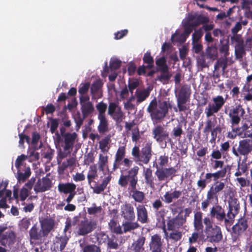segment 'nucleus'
Segmentation results:
<instances>
[{
	"mask_svg": "<svg viewBox=\"0 0 252 252\" xmlns=\"http://www.w3.org/2000/svg\"><path fill=\"white\" fill-rule=\"evenodd\" d=\"M210 211V216L212 219L215 220L218 224L222 222L226 226L233 223L236 216L240 210V202L238 198L230 196L228 200L227 212L224 206L215 203Z\"/></svg>",
	"mask_w": 252,
	"mask_h": 252,
	"instance_id": "nucleus-1",
	"label": "nucleus"
},
{
	"mask_svg": "<svg viewBox=\"0 0 252 252\" xmlns=\"http://www.w3.org/2000/svg\"><path fill=\"white\" fill-rule=\"evenodd\" d=\"M171 107L169 99L158 103L157 99L155 98L150 102L147 111L150 114L152 120L157 123L164 119L168 113L169 109Z\"/></svg>",
	"mask_w": 252,
	"mask_h": 252,
	"instance_id": "nucleus-2",
	"label": "nucleus"
},
{
	"mask_svg": "<svg viewBox=\"0 0 252 252\" xmlns=\"http://www.w3.org/2000/svg\"><path fill=\"white\" fill-rule=\"evenodd\" d=\"M152 144L148 142L141 148V152L138 147H133L132 149L131 155L135 163L139 165H142L141 162L145 164L149 162L152 157Z\"/></svg>",
	"mask_w": 252,
	"mask_h": 252,
	"instance_id": "nucleus-3",
	"label": "nucleus"
},
{
	"mask_svg": "<svg viewBox=\"0 0 252 252\" xmlns=\"http://www.w3.org/2000/svg\"><path fill=\"white\" fill-rule=\"evenodd\" d=\"M225 188V184L222 182L217 181L210 186L206 194V198L201 203L202 210L206 211L210 204L218 203L219 196Z\"/></svg>",
	"mask_w": 252,
	"mask_h": 252,
	"instance_id": "nucleus-4",
	"label": "nucleus"
},
{
	"mask_svg": "<svg viewBox=\"0 0 252 252\" xmlns=\"http://www.w3.org/2000/svg\"><path fill=\"white\" fill-rule=\"evenodd\" d=\"M139 170V168L137 166H134L128 171V174H122L118 181L119 185L122 187L125 188L129 183L128 189L130 191L137 189L136 186L138 183L137 175Z\"/></svg>",
	"mask_w": 252,
	"mask_h": 252,
	"instance_id": "nucleus-5",
	"label": "nucleus"
},
{
	"mask_svg": "<svg viewBox=\"0 0 252 252\" xmlns=\"http://www.w3.org/2000/svg\"><path fill=\"white\" fill-rule=\"evenodd\" d=\"M191 94V90L189 85L185 84L181 86L178 94H176L179 112H185L189 109V106L187 103L190 101Z\"/></svg>",
	"mask_w": 252,
	"mask_h": 252,
	"instance_id": "nucleus-6",
	"label": "nucleus"
},
{
	"mask_svg": "<svg viewBox=\"0 0 252 252\" xmlns=\"http://www.w3.org/2000/svg\"><path fill=\"white\" fill-rule=\"evenodd\" d=\"M125 147H119L115 157V160L113 165V171H115L117 169H122L123 170H126L132 165L133 161L128 158H125Z\"/></svg>",
	"mask_w": 252,
	"mask_h": 252,
	"instance_id": "nucleus-7",
	"label": "nucleus"
},
{
	"mask_svg": "<svg viewBox=\"0 0 252 252\" xmlns=\"http://www.w3.org/2000/svg\"><path fill=\"white\" fill-rule=\"evenodd\" d=\"M226 168L225 167L218 170L215 173H206L204 175V178L200 179L197 182L198 189L200 190H204L207 185L210 184L212 181L214 182L218 181L220 178L224 177L226 174Z\"/></svg>",
	"mask_w": 252,
	"mask_h": 252,
	"instance_id": "nucleus-8",
	"label": "nucleus"
},
{
	"mask_svg": "<svg viewBox=\"0 0 252 252\" xmlns=\"http://www.w3.org/2000/svg\"><path fill=\"white\" fill-rule=\"evenodd\" d=\"M77 137V134L76 132H66L65 135H63V145L62 144L63 151L60 150L59 152L60 158H64L70 154Z\"/></svg>",
	"mask_w": 252,
	"mask_h": 252,
	"instance_id": "nucleus-9",
	"label": "nucleus"
},
{
	"mask_svg": "<svg viewBox=\"0 0 252 252\" xmlns=\"http://www.w3.org/2000/svg\"><path fill=\"white\" fill-rule=\"evenodd\" d=\"M248 220L245 217H241L232 227V240L233 242L240 240V236L248 228Z\"/></svg>",
	"mask_w": 252,
	"mask_h": 252,
	"instance_id": "nucleus-10",
	"label": "nucleus"
},
{
	"mask_svg": "<svg viewBox=\"0 0 252 252\" xmlns=\"http://www.w3.org/2000/svg\"><path fill=\"white\" fill-rule=\"evenodd\" d=\"M213 103H209L205 108V113L207 118L213 116L214 114L219 112L225 103V99L222 95H217L212 99Z\"/></svg>",
	"mask_w": 252,
	"mask_h": 252,
	"instance_id": "nucleus-11",
	"label": "nucleus"
},
{
	"mask_svg": "<svg viewBox=\"0 0 252 252\" xmlns=\"http://www.w3.org/2000/svg\"><path fill=\"white\" fill-rule=\"evenodd\" d=\"M7 229L6 224L0 225V243L2 246H6L13 244L15 242L16 235L11 230Z\"/></svg>",
	"mask_w": 252,
	"mask_h": 252,
	"instance_id": "nucleus-12",
	"label": "nucleus"
},
{
	"mask_svg": "<svg viewBox=\"0 0 252 252\" xmlns=\"http://www.w3.org/2000/svg\"><path fill=\"white\" fill-rule=\"evenodd\" d=\"M246 112L241 104L232 107L229 111L228 116L230 119V124L232 126H238L243 118Z\"/></svg>",
	"mask_w": 252,
	"mask_h": 252,
	"instance_id": "nucleus-13",
	"label": "nucleus"
},
{
	"mask_svg": "<svg viewBox=\"0 0 252 252\" xmlns=\"http://www.w3.org/2000/svg\"><path fill=\"white\" fill-rule=\"evenodd\" d=\"M251 139H245L239 141L238 146L237 149L235 147L232 148V153L234 156L239 157L241 156L247 157L252 151Z\"/></svg>",
	"mask_w": 252,
	"mask_h": 252,
	"instance_id": "nucleus-14",
	"label": "nucleus"
},
{
	"mask_svg": "<svg viewBox=\"0 0 252 252\" xmlns=\"http://www.w3.org/2000/svg\"><path fill=\"white\" fill-rule=\"evenodd\" d=\"M108 114L117 124L121 123L126 118L125 113L122 111L121 107L115 102L109 103Z\"/></svg>",
	"mask_w": 252,
	"mask_h": 252,
	"instance_id": "nucleus-15",
	"label": "nucleus"
},
{
	"mask_svg": "<svg viewBox=\"0 0 252 252\" xmlns=\"http://www.w3.org/2000/svg\"><path fill=\"white\" fill-rule=\"evenodd\" d=\"M157 170L155 172V175L159 181H164L170 177L171 179L176 175L177 170L173 167H161L159 168L158 165H156Z\"/></svg>",
	"mask_w": 252,
	"mask_h": 252,
	"instance_id": "nucleus-16",
	"label": "nucleus"
},
{
	"mask_svg": "<svg viewBox=\"0 0 252 252\" xmlns=\"http://www.w3.org/2000/svg\"><path fill=\"white\" fill-rule=\"evenodd\" d=\"M96 225L94 221L85 218L78 224L77 233L79 235L85 236L92 232L95 228Z\"/></svg>",
	"mask_w": 252,
	"mask_h": 252,
	"instance_id": "nucleus-17",
	"label": "nucleus"
},
{
	"mask_svg": "<svg viewBox=\"0 0 252 252\" xmlns=\"http://www.w3.org/2000/svg\"><path fill=\"white\" fill-rule=\"evenodd\" d=\"M153 138L159 143H162L168 138L169 133L161 125H157L152 130Z\"/></svg>",
	"mask_w": 252,
	"mask_h": 252,
	"instance_id": "nucleus-18",
	"label": "nucleus"
},
{
	"mask_svg": "<svg viewBox=\"0 0 252 252\" xmlns=\"http://www.w3.org/2000/svg\"><path fill=\"white\" fill-rule=\"evenodd\" d=\"M51 187L52 181L46 176L41 179H38L35 183L33 189L36 193L43 192L50 189Z\"/></svg>",
	"mask_w": 252,
	"mask_h": 252,
	"instance_id": "nucleus-19",
	"label": "nucleus"
},
{
	"mask_svg": "<svg viewBox=\"0 0 252 252\" xmlns=\"http://www.w3.org/2000/svg\"><path fill=\"white\" fill-rule=\"evenodd\" d=\"M186 223V218L180 214L175 218L169 219L167 222L166 230L178 229Z\"/></svg>",
	"mask_w": 252,
	"mask_h": 252,
	"instance_id": "nucleus-20",
	"label": "nucleus"
},
{
	"mask_svg": "<svg viewBox=\"0 0 252 252\" xmlns=\"http://www.w3.org/2000/svg\"><path fill=\"white\" fill-rule=\"evenodd\" d=\"M122 216L126 220L132 221L135 216L133 207L129 203H125L121 207Z\"/></svg>",
	"mask_w": 252,
	"mask_h": 252,
	"instance_id": "nucleus-21",
	"label": "nucleus"
},
{
	"mask_svg": "<svg viewBox=\"0 0 252 252\" xmlns=\"http://www.w3.org/2000/svg\"><path fill=\"white\" fill-rule=\"evenodd\" d=\"M149 246L151 252H161L162 243L161 236L157 234L152 236Z\"/></svg>",
	"mask_w": 252,
	"mask_h": 252,
	"instance_id": "nucleus-22",
	"label": "nucleus"
},
{
	"mask_svg": "<svg viewBox=\"0 0 252 252\" xmlns=\"http://www.w3.org/2000/svg\"><path fill=\"white\" fill-rule=\"evenodd\" d=\"M134 206L136 207L137 220L142 223L148 222V211L145 206L142 204H136V203H135Z\"/></svg>",
	"mask_w": 252,
	"mask_h": 252,
	"instance_id": "nucleus-23",
	"label": "nucleus"
},
{
	"mask_svg": "<svg viewBox=\"0 0 252 252\" xmlns=\"http://www.w3.org/2000/svg\"><path fill=\"white\" fill-rule=\"evenodd\" d=\"M206 233L207 237L210 238V241L213 242L218 243L222 238L220 228L217 225H215L212 228V230L206 232Z\"/></svg>",
	"mask_w": 252,
	"mask_h": 252,
	"instance_id": "nucleus-24",
	"label": "nucleus"
},
{
	"mask_svg": "<svg viewBox=\"0 0 252 252\" xmlns=\"http://www.w3.org/2000/svg\"><path fill=\"white\" fill-rule=\"evenodd\" d=\"M146 238L143 236H140L137 240L132 244L130 250L133 252H142L144 251V245L145 243Z\"/></svg>",
	"mask_w": 252,
	"mask_h": 252,
	"instance_id": "nucleus-25",
	"label": "nucleus"
},
{
	"mask_svg": "<svg viewBox=\"0 0 252 252\" xmlns=\"http://www.w3.org/2000/svg\"><path fill=\"white\" fill-rule=\"evenodd\" d=\"M151 91V89L149 87L141 90H136L135 92L136 104L138 105L145 101L149 97Z\"/></svg>",
	"mask_w": 252,
	"mask_h": 252,
	"instance_id": "nucleus-26",
	"label": "nucleus"
},
{
	"mask_svg": "<svg viewBox=\"0 0 252 252\" xmlns=\"http://www.w3.org/2000/svg\"><path fill=\"white\" fill-rule=\"evenodd\" d=\"M76 185L73 183H61L58 185V190L61 193L68 194L75 191Z\"/></svg>",
	"mask_w": 252,
	"mask_h": 252,
	"instance_id": "nucleus-27",
	"label": "nucleus"
},
{
	"mask_svg": "<svg viewBox=\"0 0 252 252\" xmlns=\"http://www.w3.org/2000/svg\"><path fill=\"white\" fill-rule=\"evenodd\" d=\"M193 225L194 229L197 231L202 232L203 225L202 223V213L197 212L194 216Z\"/></svg>",
	"mask_w": 252,
	"mask_h": 252,
	"instance_id": "nucleus-28",
	"label": "nucleus"
},
{
	"mask_svg": "<svg viewBox=\"0 0 252 252\" xmlns=\"http://www.w3.org/2000/svg\"><path fill=\"white\" fill-rule=\"evenodd\" d=\"M144 176L145 183L150 187L154 188L155 178L153 175L152 170L150 168H147L144 171Z\"/></svg>",
	"mask_w": 252,
	"mask_h": 252,
	"instance_id": "nucleus-29",
	"label": "nucleus"
},
{
	"mask_svg": "<svg viewBox=\"0 0 252 252\" xmlns=\"http://www.w3.org/2000/svg\"><path fill=\"white\" fill-rule=\"evenodd\" d=\"M182 195V191L180 190H174L172 192L167 191L165 192L163 197L164 201L167 204L171 203L174 199L178 198Z\"/></svg>",
	"mask_w": 252,
	"mask_h": 252,
	"instance_id": "nucleus-30",
	"label": "nucleus"
},
{
	"mask_svg": "<svg viewBox=\"0 0 252 252\" xmlns=\"http://www.w3.org/2000/svg\"><path fill=\"white\" fill-rule=\"evenodd\" d=\"M99 121L97 130L99 133H105L109 130V124L106 117H98Z\"/></svg>",
	"mask_w": 252,
	"mask_h": 252,
	"instance_id": "nucleus-31",
	"label": "nucleus"
},
{
	"mask_svg": "<svg viewBox=\"0 0 252 252\" xmlns=\"http://www.w3.org/2000/svg\"><path fill=\"white\" fill-rule=\"evenodd\" d=\"M29 234L31 242L32 240L41 241L43 237L41 230H38V228L35 225L30 229Z\"/></svg>",
	"mask_w": 252,
	"mask_h": 252,
	"instance_id": "nucleus-32",
	"label": "nucleus"
},
{
	"mask_svg": "<svg viewBox=\"0 0 252 252\" xmlns=\"http://www.w3.org/2000/svg\"><path fill=\"white\" fill-rule=\"evenodd\" d=\"M81 110L84 117H87L94 112V109L92 102H88L81 105Z\"/></svg>",
	"mask_w": 252,
	"mask_h": 252,
	"instance_id": "nucleus-33",
	"label": "nucleus"
},
{
	"mask_svg": "<svg viewBox=\"0 0 252 252\" xmlns=\"http://www.w3.org/2000/svg\"><path fill=\"white\" fill-rule=\"evenodd\" d=\"M111 136L108 135L99 142V148L103 152H107L109 149L108 144L111 142Z\"/></svg>",
	"mask_w": 252,
	"mask_h": 252,
	"instance_id": "nucleus-34",
	"label": "nucleus"
},
{
	"mask_svg": "<svg viewBox=\"0 0 252 252\" xmlns=\"http://www.w3.org/2000/svg\"><path fill=\"white\" fill-rule=\"evenodd\" d=\"M53 227V223L50 221L45 220L42 224L41 229H40L43 237L47 236Z\"/></svg>",
	"mask_w": 252,
	"mask_h": 252,
	"instance_id": "nucleus-35",
	"label": "nucleus"
},
{
	"mask_svg": "<svg viewBox=\"0 0 252 252\" xmlns=\"http://www.w3.org/2000/svg\"><path fill=\"white\" fill-rule=\"evenodd\" d=\"M123 232L126 233L131 230H134L139 227V224L137 222H133L132 221H126L123 223Z\"/></svg>",
	"mask_w": 252,
	"mask_h": 252,
	"instance_id": "nucleus-36",
	"label": "nucleus"
},
{
	"mask_svg": "<svg viewBox=\"0 0 252 252\" xmlns=\"http://www.w3.org/2000/svg\"><path fill=\"white\" fill-rule=\"evenodd\" d=\"M143 61L144 63L147 64L148 69H151L154 66V60L151 55L150 52H147L144 55Z\"/></svg>",
	"mask_w": 252,
	"mask_h": 252,
	"instance_id": "nucleus-37",
	"label": "nucleus"
},
{
	"mask_svg": "<svg viewBox=\"0 0 252 252\" xmlns=\"http://www.w3.org/2000/svg\"><path fill=\"white\" fill-rule=\"evenodd\" d=\"M208 21V18L202 15H199L196 17L194 20L193 22L190 23V24L192 25V27H193L194 28H195L200 24L207 23Z\"/></svg>",
	"mask_w": 252,
	"mask_h": 252,
	"instance_id": "nucleus-38",
	"label": "nucleus"
},
{
	"mask_svg": "<svg viewBox=\"0 0 252 252\" xmlns=\"http://www.w3.org/2000/svg\"><path fill=\"white\" fill-rule=\"evenodd\" d=\"M103 86V83L101 79H99L95 80L92 84L91 87V93L93 95L96 94Z\"/></svg>",
	"mask_w": 252,
	"mask_h": 252,
	"instance_id": "nucleus-39",
	"label": "nucleus"
},
{
	"mask_svg": "<svg viewBox=\"0 0 252 252\" xmlns=\"http://www.w3.org/2000/svg\"><path fill=\"white\" fill-rule=\"evenodd\" d=\"M196 63L198 66L201 68L208 67V64L206 61V55L205 53L202 52L196 58Z\"/></svg>",
	"mask_w": 252,
	"mask_h": 252,
	"instance_id": "nucleus-40",
	"label": "nucleus"
},
{
	"mask_svg": "<svg viewBox=\"0 0 252 252\" xmlns=\"http://www.w3.org/2000/svg\"><path fill=\"white\" fill-rule=\"evenodd\" d=\"M130 192L132 193L131 197L135 201L141 203L143 201L145 197V194L143 192L138 190L137 189L134 190Z\"/></svg>",
	"mask_w": 252,
	"mask_h": 252,
	"instance_id": "nucleus-41",
	"label": "nucleus"
},
{
	"mask_svg": "<svg viewBox=\"0 0 252 252\" xmlns=\"http://www.w3.org/2000/svg\"><path fill=\"white\" fill-rule=\"evenodd\" d=\"M31 174V169L30 167H27L26 168L24 173L18 172L17 177V180L20 182H24L30 176Z\"/></svg>",
	"mask_w": 252,
	"mask_h": 252,
	"instance_id": "nucleus-42",
	"label": "nucleus"
},
{
	"mask_svg": "<svg viewBox=\"0 0 252 252\" xmlns=\"http://www.w3.org/2000/svg\"><path fill=\"white\" fill-rule=\"evenodd\" d=\"M108 161V157L107 156H103L99 154V159L98 162V169L100 171H103L105 167L107 165Z\"/></svg>",
	"mask_w": 252,
	"mask_h": 252,
	"instance_id": "nucleus-43",
	"label": "nucleus"
},
{
	"mask_svg": "<svg viewBox=\"0 0 252 252\" xmlns=\"http://www.w3.org/2000/svg\"><path fill=\"white\" fill-rule=\"evenodd\" d=\"M205 55L210 59L215 60L217 57V50L213 46H208L206 49Z\"/></svg>",
	"mask_w": 252,
	"mask_h": 252,
	"instance_id": "nucleus-44",
	"label": "nucleus"
},
{
	"mask_svg": "<svg viewBox=\"0 0 252 252\" xmlns=\"http://www.w3.org/2000/svg\"><path fill=\"white\" fill-rule=\"evenodd\" d=\"M69 240L68 237L65 234L63 236L57 237L56 243L60 244V251H62L65 248Z\"/></svg>",
	"mask_w": 252,
	"mask_h": 252,
	"instance_id": "nucleus-45",
	"label": "nucleus"
},
{
	"mask_svg": "<svg viewBox=\"0 0 252 252\" xmlns=\"http://www.w3.org/2000/svg\"><path fill=\"white\" fill-rule=\"evenodd\" d=\"M76 162V159L73 157H70L67 159L66 161L63 162L60 167V169L63 171L67 169L68 167L73 166Z\"/></svg>",
	"mask_w": 252,
	"mask_h": 252,
	"instance_id": "nucleus-46",
	"label": "nucleus"
},
{
	"mask_svg": "<svg viewBox=\"0 0 252 252\" xmlns=\"http://www.w3.org/2000/svg\"><path fill=\"white\" fill-rule=\"evenodd\" d=\"M172 232L169 234L168 236L170 239L173 240L175 242H178L180 241L183 236L182 232L179 231L178 229H174L171 230Z\"/></svg>",
	"mask_w": 252,
	"mask_h": 252,
	"instance_id": "nucleus-47",
	"label": "nucleus"
},
{
	"mask_svg": "<svg viewBox=\"0 0 252 252\" xmlns=\"http://www.w3.org/2000/svg\"><path fill=\"white\" fill-rule=\"evenodd\" d=\"M107 107V104L103 102H99L96 104V108L98 111V117H106L105 112Z\"/></svg>",
	"mask_w": 252,
	"mask_h": 252,
	"instance_id": "nucleus-48",
	"label": "nucleus"
},
{
	"mask_svg": "<svg viewBox=\"0 0 252 252\" xmlns=\"http://www.w3.org/2000/svg\"><path fill=\"white\" fill-rule=\"evenodd\" d=\"M109 226L111 230L115 233L121 234L123 233L121 226L117 223V222L112 220L109 223Z\"/></svg>",
	"mask_w": 252,
	"mask_h": 252,
	"instance_id": "nucleus-49",
	"label": "nucleus"
},
{
	"mask_svg": "<svg viewBox=\"0 0 252 252\" xmlns=\"http://www.w3.org/2000/svg\"><path fill=\"white\" fill-rule=\"evenodd\" d=\"M172 74L171 73H160L159 75L157 76L155 80H158L163 84L168 83L171 78Z\"/></svg>",
	"mask_w": 252,
	"mask_h": 252,
	"instance_id": "nucleus-50",
	"label": "nucleus"
},
{
	"mask_svg": "<svg viewBox=\"0 0 252 252\" xmlns=\"http://www.w3.org/2000/svg\"><path fill=\"white\" fill-rule=\"evenodd\" d=\"M168 210H167L165 209H161L159 211H158V212L157 213V215L159 216L161 219L162 223L163 224L162 227V229L163 230V232L166 234H167V233L166 232V229L165 217L166 216V215L168 213Z\"/></svg>",
	"mask_w": 252,
	"mask_h": 252,
	"instance_id": "nucleus-51",
	"label": "nucleus"
},
{
	"mask_svg": "<svg viewBox=\"0 0 252 252\" xmlns=\"http://www.w3.org/2000/svg\"><path fill=\"white\" fill-rule=\"evenodd\" d=\"M246 54V51L244 45L237 46L235 49V55L236 58L241 60Z\"/></svg>",
	"mask_w": 252,
	"mask_h": 252,
	"instance_id": "nucleus-52",
	"label": "nucleus"
},
{
	"mask_svg": "<svg viewBox=\"0 0 252 252\" xmlns=\"http://www.w3.org/2000/svg\"><path fill=\"white\" fill-rule=\"evenodd\" d=\"M108 248L112 249H117L118 248V240L114 235H112L107 242Z\"/></svg>",
	"mask_w": 252,
	"mask_h": 252,
	"instance_id": "nucleus-53",
	"label": "nucleus"
},
{
	"mask_svg": "<svg viewBox=\"0 0 252 252\" xmlns=\"http://www.w3.org/2000/svg\"><path fill=\"white\" fill-rule=\"evenodd\" d=\"M139 85V82L137 79H129L127 86L129 92H130L131 94H132L134 90L136 89Z\"/></svg>",
	"mask_w": 252,
	"mask_h": 252,
	"instance_id": "nucleus-54",
	"label": "nucleus"
},
{
	"mask_svg": "<svg viewBox=\"0 0 252 252\" xmlns=\"http://www.w3.org/2000/svg\"><path fill=\"white\" fill-rule=\"evenodd\" d=\"M215 123L212 121L211 119H208L206 122L205 126L203 129V133L206 134H208L210 132H211L213 128L215 127Z\"/></svg>",
	"mask_w": 252,
	"mask_h": 252,
	"instance_id": "nucleus-55",
	"label": "nucleus"
},
{
	"mask_svg": "<svg viewBox=\"0 0 252 252\" xmlns=\"http://www.w3.org/2000/svg\"><path fill=\"white\" fill-rule=\"evenodd\" d=\"M91 170L87 175V178L89 184L92 182V180L97 177V170L95 166H90Z\"/></svg>",
	"mask_w": 252,
	"mask_h": 252,
	"instance_id": "nucleus-56",
	"label": "nucleus"
},
{
	"mask_svg": "<svg viewBox=\"0 0 252 252\" xmlns=\"http://www.w3.org/2000/svg\"><path fill=\"white\" fill-rule=\"evenodd\" d=\"M90 87V83L89 82H86L82 83L79 85L78 93L80 95L86 94L89 91Z\"/></svg>",
	"mask_w": 252,
	"mask_h": 252,
	"instance_id": "nucleus-57",
	"label": "nucleus"
},
{
	"mask_svg": "<svg viewBox=\"0 0 252 252\" xmlns=\"http://www.w3.org/2000/svg\"><path fill=\"white\" fill-rule=\"evenodd\" d=\"M203 34V33L201 29L195 31L192 35V43L198 42Z\"/></svg>",
	"mask_w": 252,
	"mask_h": 252,
	"instance_id": "nucleus-58",
	"label": "nucleus"
},
{
	"mask_svg": "<svg viewBox=\"0 0 252 252\" xmlns=\"http://www.w3.org/2000/svg\"><path fill=\"white\" fill-rule=\"evenodd\" d=\"M183 133L182 126L178 125L176 127L173 128L171 135L174 138H180Z\"/></svg>",
	"mask_w": 252,
	"mask_h": 252,
	"instance_id": "nucleus-59",
	"label": "nucleus"
},
{
	"mask_svg": "<svg viewBox=\"0 0 252 252\" xmlns=\"http://www.w3.org/2000/svg\"><path fill=\"white\" fill-rule=\"evenodd\" d=\"M83 252H101V250L95 245H88L84 247Z\"/></svg>",
	"mask_w": 252,
	"mask_h": 252,
	"instance_id": "nucleus-60",
	"label": "nucleus"
},
{
	"mask_svg": "<svg viewBox=\"0 0 252 252\" xmlns=\"http://www.w3.org/2000/svg\"><path fill=\"white\" fill-rule=\"evenodd\" d=\"M92 207L88 208L87 212L90 215H94L96 213H100L102 210L101 206L97 207L95 203H93Z\"/></svg>",
	"mask_w": 252,
	"mask_h": 252,
	"instance_id": "nucleus-61",
	"label": "nucleus"
},
{
	"mask_svg": "<svg viewBox=\"0 0 252 252\" xmlns=\"http://www.w3.org/2000/svg\"><path fill=\"white\" fill-rule=\"evenodd\" d=\"M140 138L139 129L138 126L132 129L131 139L133 142H137Z\"/></svg>",
	"mask_w": 252,
	"mask_h": 252,
	"instance_id": "nucleus-62",
	"label": "nucleus"
},
{
	"mask_svg": "<svg viewBox=\"0 0 252 252\" xmlns=\"http://www.w3.org/2000/svg\"><path fill=\"white\" fill-rule=\"evenodd\" d=\"M121 61L118 59H114L110 62V68L112 70H116L120 68L121 65Z\"/></svg>",
	"mask_w": 252,
	"mask_h": 252,
	"instance_id": "nucleus-63",
	"label": "nucleus"
},
{
	"mask_svg": "<svg viewBox=\"0 0 252 252\" xmlns=\"http://www.w3.org/2000/svg\"><path fill=\"white\" fill-rule=\"evenodd\" d=\"M200 231L193 232L190 237L189 238V243L190 245H192L196 243L199 238V232Z\"/></svg>",
	"mask_w": 252,
	"mask_h": 252,
	"instance_id": "nucleus-64",
	"label": "nucleus"
}]
</instances>
